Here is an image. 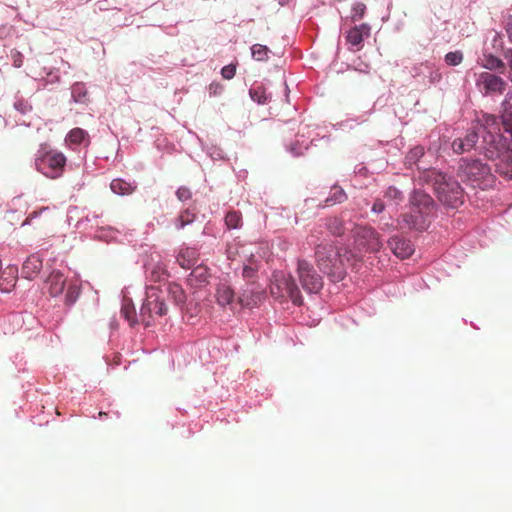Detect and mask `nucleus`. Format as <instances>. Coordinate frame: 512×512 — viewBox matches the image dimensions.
Segmentation results:
<instances>
[{"mask_svg": "<svg viewBox=\"0 0 512 512\" xmlns=\"http://www.w3.org/2000/svg\"><path fill=\"white\" fill-rule=\"evenodd\" d=\"M216 298L218 304L221 306L229 305L231 309H235L236 306L239 305L237 300H235V293L233 289L226 284H220L217 287Z\"/></svg>", "mask_w": 512, "mask_h": 512, "instance_id": "obj_18", "label": "nucleus"}, {"mask_svg": "<svg viewBox=\"0 0 512 512\" xmlns=\"http://www.w3.org/2000/svg\"><path fill=\"white\" fill-rule=\"evenodd\" d=\"M482 65L483 67L489 70H500L501 72H504L505 70L504 62L500 58L493 56L491 54L484 55Z\"/></svg>", "mask_w": 512, "mask_h": 512, "instance_id": "obj_25", "label": "nucleus"}, {"mask_svg": "<svg viewBox=\"0 0 512 512\" xmlns=\"http://www.w3.org/2000/svg\"><path fill=\"white\" fill-rule=\"evenodd\" d=\"M298 279L302 288L309 293H317L323 286L322 277L307 260L300 259L297 263Z\"/></svg>", "mask_w": 512, "mask_h": 512, "instance_id": "obj_11", "label": "nucleus"}, {"mask_svg": "<svg viewBox=\"0 0 512 512\" xmlns=\"http://www.w3.org/2000/svg\"><path fill=\"white\" fill-rule=\"evenodd\" d=\"M478 141V132L471 131L464 138H457L452 142V150L462 154L472 150Z\"/></svg>", "mask_w": 512, "mask_h": 512, "instance_id": "obj_16", "label": "nucleus"}, {"mask_svg": "<svg viewBox=\"0 0 512 512\" xmlns=\"http://www.w3.org/2000/svg\"><path fill=\"white\" fill-rule=\"evenodd\" d=\"M44 289L51 297L61 296L64 292L65 304L73 305L80 295V285L77 281H71L67 284L66 278L59 270H53L46 278Z\"/></svg>", "mask_w": 512, "mask_h": 512, "instance_id": "obj_6", "label": "nucleus"}, {"mask_svg": "<svg viewBox=\"0 0 512 512\" xmlns=\"http://www.w3.org/2000/svg\"><path fill=\"white\" fill-rule=\"evenodd\" d=\"M264 299V293L260 290L253 288L245 289L237 298V303L240 308L243 307H254L259 305Z\"/></svg>", "mask_w": 512, "mask_h": 512, "instance_id": "obj_14", "label": "nucleus"}, {"mask_svg": "<svg viewBox=\"0 0 512 512\" xmlns=\"http://www.w3.org/2000/svg\"><path fill=\"white\" fill-rule=\"evenodd\" d=\"M167 293L169 299L180 307V309L184 308L187 301V295L181 285L175 282L169 283L167 286Z\"/></svg>", "mask_w": 512, "mask_h": 512, "instance_id": "obj_20", "label": "nucleus"}, {"mask_svg": "<svg viewBox=\"0 0 512 512\" xmlns=\"http://www.w3.org/2000/svg\"><path fill=\"white\" fill-rule=\"evenodd\" d=\"M270 292L274 298H289L295 305H301L303 302L300 290L293 277L280 271L273 273Z\"/></svg>", "mask_w": 512, "mask_h": 512, "instance_id": "obj_7", "label": "nucleus"}, {"mask_svg": "<svg viewBox=\"0 0 512 512\" xmlns=\"http://www.w3.org/2000/svg\"><path fill=\"white\" fill-rule=\"evenodd\" d=\"M42 269V259L38 254L27 257L22 265V275L28 280L34 279Z\"/></svg>", "mask_w": 512, "mask_h": 512, "instance_id": "obj_15", "label": "nucleus"}, {"mask_svg": "<svg viewBox=\"0 0 512 512\" xmlns=\"http://www.w3.org/2000/svg\"><path fill=\"white\" fill-rule=\"evenodd\" d=\"M121 314L124 316V318L130 322V324H134L135 322V309L130 304H125L121 308Z\"/></svg>", "mask_w": 512, "mask_h": 512, "instance_id": "obj_37", "label": "nucleus"}, {"mask_svg": "<svg viewBox=\"0 0 512 512\" xmlns=\"http://www.w3.org/2000/svg\"><path fill=\"white\" fill-rule=\"evenodd\" d=\"M104 415H106V413H105V412H100V413H99V416H100V417H104Z\"/></svg>", "mask_w": 512, "mask_h": 512, "instance_id": "obj_50", "label": "nucleus"}, {"mask_svg": "<svg viewBox=\"0 0 512 512\" xmlns=\"http://www.w3.org/2000/svg\"><path fill=\"white\" fill-rule=\"evenodd\" d=\"M325 225L328 231L334 236H341L345 231L344 223L338 217L328 218Z\"/></svg>", "mask_w": 512, "mask_h": 512, "instance_id": "obj_23", "label": "nucleus"}, {"mask_svg": "<svg viewBox=\"0 0 512 512\" xmlns=\"http://www.w3.org/2000/svg\"><path fill=\"white\" fill-rule=\"evenodd\" d=\"M483 123V130L485 131L484 136H488L490 133L492 134H500L499 124L497 122V118L493 115H485Z\"/></svg>", "mask_w": 512, "mask_h": 512, "instance_id": "obj_24", "label": "nucleus"}, {"mask_svg": "<svg viewBox=\"0 0 512 512\" xmlns=\"http://www.w3.org/2000/svg\"><path fill=\"white\" fill-rule=\"evenodd\" d=\"M176 196L180 201L184 202V201L191 199L192 192L189 188H187L185 186H181L176 191Z\"/></svg>", "mask_w": 512, "mask_h": 512, "instance_id": "obj_39", "label": "nucleus"}, {"mask_svg": "<svg viewBox=\"0 0 512 512\" xmlns=\"http://www.w3.org/2000/svg\"><path fill=\"white\" fill-rule=\"evenodd\" d=\"M419 184L432 185L438 200L447 207L457 208L463 204L464 193L460 184L435 169H424L419 173Z\"/></svg>", "mask_w": 512, "mask_h": 512, "instance_id": "obj_3", "label": "nucleus"}, {"mask_svg": "<svg viewBox=\"0 0 512 512\" xmlns=\"http://www.w3.org/2000/svg\"><path fill=\"white\" fill-rule=\"evenodd\" d=\"M483 148L486 157L495 162L496 172L512 179V149L506 147L501 134L484 136Z\"/></svg>", "mask_w": 512, "mask_h": 512, "instance_id": "obj_5", "label": "nucleus"}, {"mask_svg": "<svg viewBox=\"0 0 512 512\" xmlns=\"http://www.w3.org/2000/svg\"><path fill=\"white\" fill-rule=\"evenodd\" d=\"M345 199H346V194L343 191V189L338 186H334L331 189V196L326 199V202L333 205L336 203H342Z\"/></svg>", "mask_w": 512, "mask_h": 512, "instance_id": "obj_30", "label": "nucleus"}, {"mask_svg": "<svg viewBox=\"0 0 512 512\" xmlns=\"http://www.w3.org/2000/svg\"><path fill=\"white\" fill-rule=\"evenodd\" d=\"M225 223L229 229H236L241 226L242 217L238 211H230L225 216Z\"/></svg>", "mask_w": 512, "mask_h": 512, "instance_id": "obj_29", "label": "nucleus"}, {"mask_svg": "<svg viewBox=\"0 0 512 512\" xmlns=\"http://www.w3.org/2000/svg\"><path fill=\"white\" fill-rule=\"evenodd\" d=\"M384 209H385L384 202L381 199H376L372 206V211L374 213H381L384 211Z\"/></svg>", "mask_w": 512, "mask_h": 512, "instance_id": "obj_43", "label": "nucleus"}, {"mask_svg": "<svg viewBox=\"0 0 512 512\" xmlns=\"http://www.w3.org/2000/svg\"><path fill=\"white\" fill-rule=\"evenodd\" d=\"M352 232L355 248L359 251L378 252L381 249L382 240L373 227L357 225Z\"/></svg>", "mask_w": 512, "mask_h": 512, "instance_id": "obj_10", "label": "nucleus"}, {"mask_svg": "<svg viewBox=\"0 0 512 512\" xmlns=\"http://www.w3.org/2000/svg\"><path fill=\"white\" fill-rule=\"evenodd\" d=\"M11 58L13 60V65L16 68H20L23 64V55L18 50L13 49L11 51Z\"/></svg>", "mask_w": 512, "mask_h": 512, "instance_id": "obj_42", "label": "nucleus"}, {"mask_svg": "<svg viewBox=\"0 0 512 512\" xmlns=\"http://www.w3.org/2000/svg\"><path fill=\"white\" fill-rule=\"evenodd\" d=\"M161 273H162V272H160V269H159V270H153V271H152V278H153V280H154V281H158V280H160V278H161V275H160V274H161Z\"/></svg>", "mask_w": 512, "mask_h": 512, "instance_id": "obj_47", "label": "nucleus"}, {"mask_svg": "<svg viewBox=\"0 0 512 512\" xmlns=\"http://www.w3.org/2000/svg\"><path fill=\"white\" fill-rule=\"evenodd\" d=\"M503 118L512 122V93H508L503 102Z\"/></svg>", "mask_w": 512, "mask_h": 512, "instance_id": "obj_36", "label": "nucleus"}, {"mask_svg": "<svg viewBox=\"0 0 512 512\" xmlns=\"http://www.w3.org/2000/svg\"><path fill=\"white\" fill-rule=\"evenodd\" d=\"M476 83L486 94H501L506 88V82L500 76L490 72L480 73Z\"/></svg>", "mask_w": 512, "mask_h": 512, "instance_id": "obj_12", "label": "nucleus"}, {"mask_svg": "<svg viewBox=\"0 0 512 512\" xmlns=\"http://www.w3.org/2000/svg\"><path fill=\"white\" fill-rule=\"evenodd\" d=\"M236 66L234 64L226 65L221 70V75L224 79L230 80L235 76Z\"/></svg>", "mask_w": 512, "mask_h": 512, "instance_id": "obj_40", "label": "nucleus"}, {"mask_svg": "<svg viewBox=\"0 0 512 512\" xmlns=\"http://www.w3.org/2000/svg\"><path fill=\"white\" fill-rule=\"evenodd\" d=\"M369 35V25L361 24L360 26H355L348 31L346 41L348 44L357 47V50H359L361 48L364 37H369Z\"/></svg>", "mask_w": 512, "mask_h": 512, "instance_id": "obj_17", "label": "nucleus"}, {"mask_svg": "<svg viewBox=\"0 0 512 512\" xmlns=\"http://www.w3.org/2000/svg\"><path fill=\"white\" fill-rule=\"evenodd\" d=\"M384 197L396 205L400 204L404 200L403 193L395 186H389L384 192Z\"/></svg>", "mask_w": 512, "mask_h": 512, "instance_id": "obj_28", "label": "nucleus"}, {"mask_svg": "<svg viewBox=\"0 0 512 512\" xmlns=\"http://www.w3.org/2000/svg\"><path fill=\"white\" fill-rule=\"evenodd\" d=\"M250 96L258 104H264L268 99L265 90L261 87L250 89Z\"/></svg>", "mask_w": 512, "mask_h": 512, "instance_id": "obj_34", "label": "nucleus"}, {"mask_svg": "<svg viewBox=\"0 0 512 512\" xmlns=\"http://www.w3.org/2000/svg\"><path fill=\"white\" fill-rule=\"evenodd\" d=\"M492 47L496 52L504 49L502 36L496 31H493L492 33Z\"/></svg>", "mask_w": 512, "mask_h": 512, "instance_id": "obj_38", "label": "nucleus"}, {"mask_svg": "<svg viewBox=\"0 0 512 512\" xmlns=\"http://www.w3.org/2000/svg\"><path fill=\"white\" fill-rule=\"evenodd\" d=\"M199 258V253L195 248H183L177 255L178 264L184 269H190L195 266Z\"/></svg>", "mask_w": 512, "mask_h": 512, "instance_id": "obj_19", "label": "nucleus"}, {"mask_svg": "<svg viewBox=\"0 0 512 512\" xmlns=\"http://www.w3.org/2000/svg\"><path fill=\"white\" fill-rule=\"evenodd\" d=\"M365 11H366V5L364 3H361V2L355 3L352 7V15H351L352 21H358V20L362 19L365 15Z\"/></svg>", "mask_w": 512, "mask_h": 512, "instance_id": "obj_35", "label": "nucleus"}, {"mask_svg": "<svg viewBox=\"0 0 512 512\" xmlns=\"http://www.w3.org/2000/svg\"><path fill=\"white\" fill-rule=\"evenodd\" d=\"M253 57L258 61H264L268 58L269 49L261 44H254L251 48Z\"/></svg>", "mask_w": 512, "mask_h": 512, "instance_id": "obj_33", "label": "nucleus"}, {"mask_svg": "<svg viewBox=\"0 0 512 512\" xmlns=\"http://www.w3.org/2000/svg\"><path fill=\"white\" fill-rule=\"evenodd\" d=\"M208 273L206 268L198 266L195 267L189 275V282L193 283L194 279H196L199 283H204L207 281Z\"/></svg>", "mask_w": 512, "mask_h": 512, "instance_id": "obj_31", "label": "nucleus"}, {"mask_svg": "<svg viewBox=\"0 0 512 512\" xmlns=\"http://www.w3.org/2000/svg\"><path fill=\"white\" fill-rule=\"evenodd\" d=\"M457 175L464 183L482 190L491 188L495 182L490 166L479 159L462 158Z\"/></svg>", "mask_w": 512, "mask_h": 512, "instance_id": "obj_4", "label": "nucleus"}, {"mask_svg": "<svg viewBox=\"0 0 512 512\" xmlns=\"http://www.w3.org/2000/svg\"><path fill=\"white\" fill-rule=\"evenodd\" d=\"M436 211L434 200L427 193L414 190L409 197V211L401 214L398 220L400 229L426 230Z\"/></svg>", "mask_w": 512, "mask_h": 512, "instance_id": "obj_1", "label": "nucleus"}, {"mask_svg": "<svg viewBox=\"0 0 512 512\" xmlns=\"http://www.w3.org/2000/svg\"><path fill=\"white\" fill-rule=\"evenodd\" d=\"M196 218V214L193 210L186 209L183 212L180 213V215L177 217L175 221L176 228L182 229L186 225L192 223Z\"/></svg>", "mask_w": 512, "mask_h": 512, "instance_id": "obj_26", "label": "nucleus"}, {"mask_svg": "<svg viewBox=\"0 0 512 512\" xmlns=\"http://www.w3.org/2000/svg\"><path fill=\"white\" fill-rule=\"evenodd\" d=\"M88 133L81 128L72 129L66 136V142L69 144L79 145L88 140Z\"/></svg>", "mask_w": 512, "mask_h": 512, "instance_id": "obj_22", "label": "nucleus"}, {"mask_svg": "<svg viewBox=\"0 0 512 512\" xmlns=\"http://www.w3.org/2000/svg\"><path fill=\"white\" fill-rule=\"evenodd\" d=\"M388 245L391 248L392 252L401 259H406L410 257L413 252L414 248L413 245L409 240L399 238L397 236L392 237L388 241Z\"/></svg>", "mask_w": 512, "mask_h": 512, "instance_id": "obj_13", "label": "nucleus"}, {"mask_svg": "<svg viewBox=\"0 0 512 512\" xmlns=\"http://www.w3.org/2000/svg\"><path fill=\"white\" fill-rule=\"evenodd\" d=\"M66 157L58 151H46L35 159L37 171L48 178L56 179L64 172Z\"/></svg>", "mask_w": 512, "mask_h": 512, "instance_id": "obj_8", "label": "nucleus"}, {"mask_svg": "<svg viewBox=\"0 0 512 512\" xmlns=\"http://www.w3.org/2000/svg\"><path fill=\"white\" fill-rule=\"evenodd\" d=\"M396 227L391 223H386L383 227V229H387V230H394Z\"/></svg>", "mask_w": 512, "mask_h": 512, "instance_id": "obj_48", "label": "nucleus"}, {"mask_svg": "<svg viewBox=\"0 0 512 512\" xmlns=\"http://www.w3.org/2000/svg\"><path fill=\"white\" fill-rule=\"evenodd\" d=\"M36 215H37V212H32V213H30L29 218L31 219L33 217H36Z\"/></svg>", "mask_w": 512, "mask_h": 512, "instance_id": "obj_49", "label": "nucleus"}, {"mask_svg": "<svg viewBox=\"0 0 512 512\" xmlns=\"http://www.w3.org/2000/svg\"><path fill=\"white\" fill-rule=\"evenodd\" d=\"M110 188L115 194H118V195H129L135 189V187L131 183H129L123 179L112 180V182L110 184Z\"/></svg>", "mask_w": 512, "mask_h": 512, "instance_id": "obj_21", "label": "nucleus"}, {"mask_svg": "<svg viewBox=\"0 0 512 512\" xmlns=\"http://www.w3.org/2000/svg\"><path fill=\"white\" fill-rule=\"evenodd\" d=\"M424 155V148L422 146H415L406 155L405 163L409 167L417 164L421 157Z\"/></svg>", "mask_w": 512, "mask_h": 512, "instance_id": "obj_27", "label": "nucleus"}, {"mask_svg": "<svg viewBox=\"0 0 512 512\" xmlns=\"http://www.w3.org/2000/svg\"><path fill=\"white\" fill-rule=\"evenodd\" d=\"M255 273V269L250 266H245L242 271L243 277L247 279L253 278Z\"/></svg>", "mask_w": 512, "mask_h": 512, "instance_id": "obj_44", "label": "nucleus"}, {"mask_svg": "<svg viewBox=\"0 0 512 512\" xmlns=\"http://www.w3.org/2000/svg\"><path fill=\"white\" fill-rule=\"evenodd\" d=\"M209 90L211 94H217L218 92H221L223 90V87L219 83H212L209 86Z\"/></svg>", "mask_w": 512, "mask_h": 512, "instance_id": "obj_45", "label": "nucleus"}, {"mask_svg": "<svg viewBox=\"0 0 512 512\" xmlns=\"http://www.w3.org/2000/svg\"><path fill=\"white\" fill-rule=\"evenodd\" d=\"M463 59L464 55L459 50L448 52L444 57L445 63L449 66H457L462 63Z\"/></svg>", "mask_w": 512, "mask_h": 512, "instance_id": "obj_32", "label": "nucleus"}, {"mask_svg": "<svg viewBox=\"0 0 512 512\" xmlns=\"http://www.w3.org/2000/svg\"><path fill=\"white\" fill-rule=\"evenodd\" d=\"M167 306L160 296V291L156 287L147 289L146 299L140 309V317L146 326H150L155 316L162 317L167 314Z\"/></svg>", "mask_w": 512, "mask_h": 512, "instance_id": "obj_9", "label": "nucleus"}, {"mask_svg": "<svg viewBox=\"0 0 512 512\" xmlns=\"http://www.w3.org/2000/svg\"><path fill=\"white\" fill-rule=\"evenodd\" d=\"M86 95V91L84 90V85L77 83L72 87V96L75 98V101H81L82 96Z\"/></svg>", "mask_w": 512, "mask_h": 512, "instance_id": "obj_41", "label": "nucleus"}, {"mask_svg": "<svg viewBox=\"0 0 512 512\" xmlns=\"http://www.w3.org/2000/svg\"><path fill=\"white\" fill-rule=\"evenodd\" d=\"M505 30L509 41L512 43V21H508L505 26Z\"/></svg>", "mask_w": 512, "mask_h": 512, "instance_id": "obj_46", "label": "nucleus"}, {"mask_svg": "<svg viewBox=\"0 0 512 512\" xmlns=\"http://www.w3.org/2000/svg\"><path fill=\"white\" fill-rule=\"evenodd\" d=\"M354 254L346 248H339L332 243H320L315 247V261L321 272L333 282L342 280L346 274V264Z\"/></svg>", "mask_w": 512, "mask_h": 512, "instance_id": "obj_2", "label": "nucleus"}]
</instances>
